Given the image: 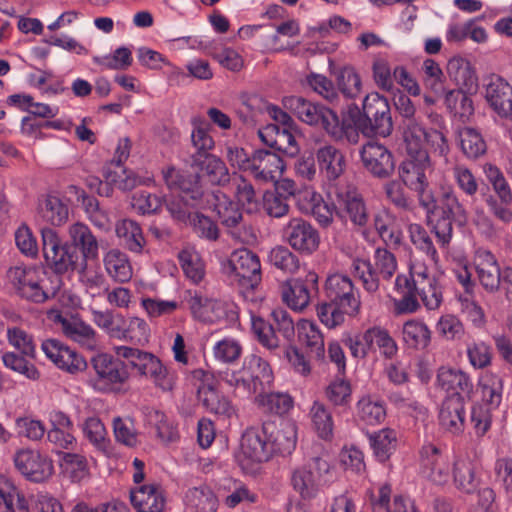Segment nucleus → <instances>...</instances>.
I'll list each match as a JSON object with an SVG mask.
<instances>
[{
	"label": "nucleus",
	"instance_id": "nucleus-39",
	"mask_svg": "<svg viewBox=\"0 0 512 512\" xmlns=\"http://www.w3.org/2000/svg\"><path fill=\"white\" fill-rule=\"evenodd\" d=\"M453 479L457 489L468 494L474 492L479 485V479L473 461L467 457L457 458L454 461Z\"/></svg>",
	"mask_w": 512,
	"mask_h": 512
},
{
	"label": "nucleus",
	"instance_id": "nucleus-34",
	"mask_svg": "<svg viewBox=\"0 0 512 512\" xmlns=\"http://www.w3.org/2000/svg\"><path fill=\"white\" fill-rule=\"evenodd\" d=\"M316 159L320 171L332 181L338 179L345 170V157L343 153L333 145H324L316 152Z\"/></svg>",
	"mask_w": 512,
	"mask_h": 512
},
{
	"label": "nucleus",
	"instance_id": "nucleus-60",
	"mask_svg": "<svg viewBox=\"0 0 512 512\" xmlns=\"http://www.w3.org/2000/svg\"><path fill=\"white\" fill-rule=\"evenodd\" d=\"M0 512H30L25 497L15 488L0 486Z\"/></svg>",
	"mask_w": 512,
	"mask_h": 512
},
{
	"label": "nucleus",
	"instance_id": "nucleus-36",
	"mask_svg": "<svg viewBox=\"0 0 512 512\" xmlns=\"http://www.w3.org/2000/svg\"><path fill=\"white\" fill-rule=\"evenodd\" d=\"M299 342L305 346L311 357L322 359L325 355L324 338L318 326L309 320L297 324Z\"/></svg>",
	"mask_w": 512,
	"mask_h": 512
},
{
	"label": "nucleus",
	"instance_id": "nucleus-20",
	"mask_svg": "<svg viewBox=\"0 0 512 512\" xmlns=\"http://www.w3.org/2000/svg\"><path fill=\"white\" fill-rule=\"evenodd\" d=\"M361 160L365 169L379 179L389 178L395 169L392 153L382 144L368 142L361 150Z\"/></svg>",
	"mask_w": 512,
	"mask_h": 512
},
{
	"label": "nucleus",
	"instance_id": "nucleus-64",
	"mask_svg": "<svg viewBox=\"0 0 512 512\" xmlns=\"http://www.w3.org/2000/svg\"><path fill=\"white\" fill-rule=\"evenodd\" d=\"M179 261L185 275L194 283H199L205 274L204 264L196 252L187 250L179 253Z\"/></svg>",
	"mask_w": 512,
	"mask_h": 512
},
{
	"label": "nucleus",
	"instance_id": "nucleus-50",
	"mask_svg": "<svg viewBox=\"0 0 512 512\" xmlns=\"http://www.w3.org/2000/svg\"><path fill=\"white\" fill-rule=\"evenodd\" d=\"M445 105L454 115L466 121L474 113L473 101L462 89L450 90L445 95Z\"/></svg>",
	"mask_w": 512,
	"mask_h": 512
},
{
	"label": "nucleus",
	"instance_id": "nucleus-7",
	"mask_svg": "<svg viewBox=\"0 0 512 512\" xmlns=\"http://www.w3.org/2000/svg\"><path fill=\"white\" fill-rule=\"evenodd\" d=\"M107 353H99L90 360L91 366L96 374L92 380L95 390L102 393L124 392L125 385L130 379L128 365Z\"/></svg>",
	"mask_w": 512,
	"mask_h": 512
},
{
	"label": "nucleus",
	"instance_id": "nucleus-48",
	"mask_svg": "<svg viewBox=\"0 0 512 512\" xmlns=\"http://www.w3.org/2000/svg\"><path fill=\"white\" fill-rule=\"evenodd\" d=\"M36 357L26 356L19 352H5L2 354V361L6 368L24 375L30 380H38L40 372L32 363Z\"/></svg>",
	"mask_w": 512,
	"mask_h": 512
},
{
	"label": "nucleus",
	"instance_id": "nucleus-46",
	"mask_svg": "<svg viewBox=\"0 0 512 512\" xmlns=\"http://www.w3.org/2000/svg\"><path fill=\"white\" fill-rule=\"evenodd\" d=\"M188 506L195 512H217L218 499L207 486L194 487L186 494Z\"/></svg>",
	"mask_w": 512,
	"mask_h": 512
},
{
	"label": "nucleus",
	"instance_id": "nucleus-40",
	"mask_svg": "<svg viewBox=\"0 0 512 512\" xmlns=\"http://www.w3.org/2000/svg\"><path fill=\"white\" fill-rule=\"evenodd\" d=\"M117 237L125 248L133 253H141L145 239L139 224L131 219H123L115 227Z\"/></svg>",
	"mask_w": 512,
	"mask_h": 512
},
{
	"label": "nucleus",
	"instance_id": "nucleus-17",
	"mask_svg": "<svg viewBox=\"0 0 512 512\" xmlns=\"http://www.w3.org/2000/svg\"><path fill=\"white\" fill-rule=\"evenodd\" d=\"M407 155L398 168L399 177L405 186L420 195V199L425 198L423 194L428 187L426 171L430 167L428 152Z\"/></svg>",
	"mask_w": 512,
	"mask_h": 512
},
{
	"label": "nucleus",
	"instance_id": "nucleus-52",
	"mask_svg": "<svg viewBox=\"0 0 512 512\" xmlns=\"http://www.w3.org/2000/svg\"><path fill=\"white\" fill-rule=\"evenodd\" d=\"M310 416L318 436L324 440L331 439L334 422L329 409L323 403L315 401L310 409Z\"/></svg>",
	"mask_w": 512,
	"mask_h": 512
},
{
	"label": "nucleus",
	"instance_id": "nucleus-28",
	"mask_svg": "<svg viewBox=\"0 0 512 512\" xmlns=\"http://www.w3.org/2000/svg\"><path fill=\"white\" fill-rule=\"evenodd\" d=\"M294 128H281L280 125H267L259 130V137L269 147L288 157L299 152V146L293 134Z\"/></svg>",
	"mask_w": 512,
	"mask_h": 512
},
{
	"label": "nucleus",
	"instance_id": "nucleus-1",
	"mask_svg": "<svg viewBox=\"0 0 512 512\" xmlns=\"http://www.w3.org/2000/svg\"><path fill=\"white\" fill-rule=\"evenodd\" d=\"M395 289L401 295L400 299L394 300V312L397 315L418 311V296L428 310L438 309L443 300L437 279L423 264L411 265L409 275H397Z\"/></svg>",
	"mask_w": 512,
	"mask_h": 512
},
{
	"label": "nucleus",
	"instance_id": "nucleus-21",
	"mask_svg": "<svg viewBox=\"0 0 512 512\" xmlns=\"http://www.w3.org/2000/svg\"><path fill=\"white\" fill-rule=\"evenodd\" d=\"M423 475L436 485H444L450 479L449 459L434 444H425L420 451Z\"/></svg>",
	"mask_w": 512,
	"mask_h": 512
},
{
	"label": "nucleus",
	"instance_id": "nucleus-10",
	"mask_svg": "<svg viewBox=\"0 0 512 512\" xmlns=\"http://www.w3.org/2000/svg\"><path fill=\"white\" fill-rule=\"evenodd\" d=\"M222 272L231 283L248 290L256 289L262 278L259 257L245 248L235 250L222 262Z\"/></svg>",
	"mask_w": 512,
	"mask_h": 512
},
{
	"label": "nucleus",
	"instance_id": "nucleus-29",
	"mask_svg": "<svg viewBox=\"0 0 512 512\" xmlns=\"http://www.w3.org/2000/svg\"><path fill=\"white\" fill-rule=\"evenodd\" d=\"M63 334L70 340L77 342L81 347L93 351L98 346V335L91 325L77 317L57 316Z\"/></svg>",
	"mask_w": 512,
	"mask_h": 512
},
{
	"label": "nucleus",
	"instance_id": "nucleus-25",
	"mask_svg": "<svg viewBox=\"0 0 512 512\" xmlns=\"http://www.w3.org/2000/svg\"><path fill=\"white\" fill-rule=\"evenodd\" d=\"M474 266L478 280L488 293H496L501 288L503 268L500 267L496 257L488 250H478L474 257Z\"/></svg>",
	"mask_w": 512,
	"mask_h": 512
},
{
	"label": "nucleus",
	"instance_id": "nucleus-58",
	"mask_svg": "<svg viewBox=\"0 0 512 512\" xmlns=\"http://www.w3.org/2000/svg\"><path fill=\"white\" fill-rule=\"evenodd\" d=\"M337 85L346 98H356L362 91L361 78L353 67H344L339 71Z\"/></svg>",
	"mask_w": 512,
	"mask_h": 512
},
{
	"label": "nucleus",
	"instance_id": "nucleus-43",
	"mask_svg": "<svg viewBox=\"0 0 512 512\" xmlns=\"http://www.w3.org/2000/svg\"><path fill=\"white\" fill-rule=\"evenodd\" d=\"M402 336L405 344L417 350L426 349L431 342V331L428 326L416 319L408 320L403 324Z\"/></svg>",
	"mask_w": 512,
	"mask_h": 512
},
{
	"label": "nucleus",
	"instance_id": "nucleus-26",
	"mask_svg": "<svg viewBox=\"0 0 512 512\" xmlns=\"http://www.w3.org/2000/svg\"><path fill=\"white\" fill-rule=\"evenodd\" d=\"M485 98L492 109L502 117L512 112V87L502 77L492 74L485 78Z\"/></svg>",
	"mask_w": 512,
	"mask_h": 512
},
{
	"label": "nucleus",
	"instance_id": "nucleus-8",
	"mask_svg": "<svg viewBox=\"0 0 512 512\" xmlns=\"http://www.w3.org/2000/svg\"><path fill=\"white\" fill-rule=\"evenodd\" d=\"M202 209L216 212L221 224L228 229L235 240L246 243L253 237L251 229L243 222V214L238 204L231 201L221 191L206 192L205 204L202 205Z\"/></svg>",
	"mask_w": 512,
	"mask_h": 512
},
{
	"label": "nucleus",
	"instance_id": "nucleus-33",
	"mask_svg": "<svg viewBox=\"0 0 512 512\" xmlns=\"http://www.w3.org/2000/svg\"><path fill=\"white\" fill-rule=\"evenodd\" d=\"M130 501L138 512H163L165 498L157 485H142L130 492Z\"/></svg>",
	"mask_w": 512,
	"mask_h": 512
},
{
	"label": "nucleus",
	"instance_id": "nucleus-9",
	"mask_svg": "<svg viewBox=\"0 0 512 512\" xmlns=\"http://www.w3.org/2000/svg\"><path fill=\"white\" fill-rule=\"evenodd\" d=\"M399 130L406 147L407 154L427 152L425 145L435 153L444 156L449 151L448 141L444 133L438 129H427L419 119L401 120Z\"/></svg>",
	"mask_w": 512,
	"mask_h": 512
},
{
	"label": "nucleus",
	"instance_id": "nucleus-38",
	"mask_svg": "<svg viewBox=\"0 0 512 512\" xmlns=\"http://www.w3.org/2000/svg\"><path fill=\"white\" fill-rule=\"evenodd\" d=\"M478 389L481 394V401L490 409H497L502 402L503 380L491 372L482 373L478 379Z\"/></svg>",
	"mask_w": 512,
	"mask_h": 512
},
{
	"label": "nucleus",
	"instance_id": "nucleus-31",
	"mask_svg": "<svg viewBox=\"0 0 512 512\" xmlns=\"http://www.w3.org/2000/svg\"><path fill=\"white\" fill-rule=\"evenodd\" d=\"M426 199L427 202H430V207L453 218L458 224L463 225L467 222L469 215L467 207L471 202L467 201L466 198L461 200L452 188L442 192L438 203H436L432 196Z\"/></svg>",
	"mask_w": 512,
	"mask_h": 512
},
{
	"label": "nucleus",
	"instance_id": "nucleus-3",
	"mask_svg": "<svg viewBox=\"0 0 512 512\" xmlns=\"http://www.w3.org/2000/svg\"><path fill=\"white\" fill-rule=\"evenodd\" d=\"M163 178L168 188L176 195L166 201L170 215L179 222L187 224L193 216L192 209L205 204L206 192H203L196 177L186 175L174 167L163 170Z\"/></svg>",
	"mask_w": 512,
	"mask_h": 512
},
{
	"label": "nucleus",
	"instance_id": "nucleus-35",
	"mask_svg": "<svg viewBox=\"0 0 512 512\" xmlns=\"http://www.w3.org/2000/svg\"><path fill=\"white\" fill-rule=\"evenodd\" d=\"M447 72L460 89L467 92H476L478 88V78L471 63L463 57H453L448 61Z\"/></svg>",
	"mask_w": 512,
	"mask_h": 512
},
{
	"label": "nucleus",
	"instance_id": "nucleus-56",
	"mask_svg": "<svg viewBox=\"0 0 512 512\" xmlns=\"http://www.w3.org/2000/svg\"><path fill=\"white\" fill-rule=\"evenodd\" d=\"M40 214L47 223L58 226L67 221L69 211L61 199L49 195L40 207Z\"/></svg>",
	"mask_w": 512,
	"mask_h": 512
},
{
	"label": "nucleus",
	"instance_id": "nucleus-18",
	"mask_svg": "<svg viewBox=\"0 0 512 512\" xmlns=\"http://www.w3.org/2000/svg\"><path fill=\"white\" fill-rule=\"evenodd\" d=\"M288 244L301 254L310 255L320 244L318 231L302 218H292L283 229Z\"/></svg>",
	"mask_w": 512,
	"mask_h": 512
},
{
	"label": "nucleus",
	"instance_id": "nucleus-19",
	"mask_svg": "<svg viewBox=\"0 0 512 512\" xmlns=\"http://www.w3.org/2000/svg\"><path fill=\"white\" fill-rule=\"evenodd\" d=\"M437 386L448 394L446 400H470L474 385L470 376L460 370L442 366L437 371Z\"/></svg>",
	"mask_w": 512,
	"mask_h": 512
},
{
	"label": "nucleus",
	"instance_id": "nucleus-24",
	"mask_svg": "<svg viewBox=\"0 0 512 512\" xmlns=\"http://www.w3.org/2000/svg\"><path fill=\"white\" fill-rule=\"evenodd\" d=\"M249 172L255 179L263 182H273L282 174L285 168L282 157L275 151L259 149L251 155Z\"/></svg>",
	"mask_w": 512,
	"mask_h": 512
},
{
	"label": "nucleus",
	"instance_id": "nucleus-63",
	"mask_svg": "<svg viewBox=\"0 0 512 512\" xmlns=\"http://www.w3.org/2000/svg\"><path fill=\"white\" fill-rule=\"evenodd\" d=\"M377 272V276L383 280H390L397 270V260L393 253L385 248H377L374 254V263L372 264Z\"/></svg>",
	"mask_w": 512,
	"mask_h": 512
},
{
	"label": "nucleus",
	"instance_id": "nucleus-23",
	"mask_svg": "<svg viewBox=\"0 0 512 512\" xmlns=\"http://www.w3.org/2000/svg\"><path fill=\"white\" fill-rule=\"evenodd\" d=\"M188 304L193 317L206 323L220 321L228 317L229 313L235 315L225 302L209 298L196 291L190 296Z\"/></svg>",
	"mask_w": 512,
	"mask_h": 512
},
{
	"label": "nucleus",
	"instance_id": "nucleus-4",
	"mask_svg": "<svg viewBox=\"0 0 512 512\" xmlns=\"http://www.w3.org/2000/svg\"><path fill=\"white\" fill-rule=\"evenodd\" d=\"M354 126L367 136H389L393 131V122L389 102L377 92L366 95L362 110L357 106L349 110Z\"/></svg>",
	"mask_w": 512,
	"mask_h": 512
},
{
	"label": "nucleus",
	"instance_id": "nucleus-47",
	"mask_svg": "<svg viewBox=\"0 0 512 512\" xmlns=\"http://www.w3.org/2000/svg\"><path fill=\"white\" fill-rule=\"evenodd\" d=\"M226 187L242 206H247L249 210L257 206L255 189L241 174L232 173V178Z\"/></svg>",
	"mask_w": 512,
	"mask_h": 512
},
{
	"label": "nucleus",
	"instance_id": "nucleus-12",
	"mask_svg": "<svg viewBox=\"0 0 512 512\" xmlns=\"http://www.w3.org/2000/svg\"><path fill=\"white\" fill-rule=\"evenodd\" d=\"M191 379L197 387L198 400L210 413L231 417L234 408L229 399L217 390V380L214 375L203 369H195L191 372Z\"/></svg>",
	"mask_w": 512,
	"mask_h": 512
},
{
	"label": "nucleus",
	"instance_id": "nucleus-22",
	"mask_svg": "<svg viewBox=\"0 0 512 512\" xmlns=\"http://www.w3.org/2000/svg\"><path fill=\"white\" fill-rule=\"evenodd\" d=\"M16 468L29 480L43 482L53 474V463L32 449H21L14 456Z\"/></svg>",
	"mask_w": 512,
	"mask_h": 512
},
{
	"label": "nucleus",
	"instance_id": "nucleus-57",
	"mask_svg": "<svg viewBox=\"0 0 512 512\" xmlns=\"http://www.w3.org/2000/svg\"><path fill=\"white\" fill-rule=\"evenodd\" d=\"M7 341L15 351L26 356L36 357V344L33 336L17 326L7 328Z\"/></svg>",
	"mask_w": 512,
	"mask_h": 512
},
{
	"label": "nucleus",
	"instance_id": "nucleus-41",
	"mask_svg": "<svg viewBox=\"0 0 512 512\" xmlns=\"http://www.w3.org/2000/svg\"><path fill=\"white\" fill-rule=\"evenodd\" d=\"M464 405L465 401L445 399L439 413L440 424L445 430L454 434L463 430Z\"/></svg>",
	"mask_w": 512,
	"mask_h": 512
},
{
	"label": "nucleus",
	"instance_id": "nucleus-5",
	"mask_svg": "<svg viewBox=\"0 0 512 512\" xmlns=\"http://www.w3.org/2000/svg\"><path fill=\"white\" fill-rule=\"evenodd\" d=\"M283 104L300 121L323 128L336 141L342 140L347 134V126L340 121L337 113L322 104L311 102L300 96L285 97Z\"/></svg>",
	"mask_w": 512,
	"mask_h": 512
},
{
	"label": "nucleus",
	"instance_id": "nucleus-62",
	"mask_svg": "<svg viewBox=\"0 0 512 512\" xmlns=\"http://www.w3.org/2000/svg\"><path fill=\"white\" fill-rule=\"evenodd\" d=\"M409 234L411 242L415 247L424 252L431 261L436 263L438 261V253L425 228L420 224H411L409 226Z\"/></svg>",
	"mask_w": 512,
	"mask_h": 512
},
{
	"label": "nucleus",
	"instance_id": "nucleus-59",
	"mask_svg": "<svg viewBox=\"0 0 512 512\" xmlns=\"http://www.w3.org/2000/svg\"><path fill=\"white\" fill-rule=\"evenodd\" d=\"M15 430L18 437L26 438L33 442L40 441L46 434L44 423L28 416L18 417L15 420Z\"/></svg>",
	"mask_w": 512,
	"mask_h": 512
},
{
	"label": "nucleus",
	"instance_id": "nucleus-61",
	"mask_svg": "<svg viewBox=\"0 0 512 512\" xmlns=\"http://www.w3.org/2000/svg\"><path fill=\"white\" fill-rule=\"evenodd\" d=\"M485 174L488 181L492 185L494 192L498 196V200H501V202L504 204H511L512 191L500 169L494 165L489 164L485 168Z\"/></svg>",
	"mask_w": 512,
	"mask_h": 512
},
{
	"label": "nucleus",
	"instance_id": "nucleus-51",
	"mask_svg": "<svg viewBox=\"0 0 512 512\" xmlns=\"http://www.w3.org/2000/svg\"><path fill=\"white\" fill-rule=\"evenodd\" d=\"M351 271L355 278H358L364 290L374 294L379 290L380 279L374 266L369 260L356 258L352 261Z\"/></svg>",
	"mask_w": 512,
	"mask_h": 512
},
{
	"label": "nucleus",
	"instance_id": "nucleus-2",
	"mask_svg": "<svg viewBox=\"0 0 512 512\" xmlns=\"http://www.w3.org/2000/svg\"><path fill=\"white\" fill-rule=\"evenodd\" d=\"M328 302L317 307L320 321L328 328H335L345 321V315L356 316L360 312L359 291L352 280L343 274L330 275L325 282Z\"/></svg>",
	"mask_w": 512,
	"mask_h": 512
},
{
	"label": "nucleus",
	"instance_id": "nucleus-14",
	"mask_svg": "<svg viewBox=\"0 0 512 512\" xmlns=\"http://www.w3.org/2000/svg\"><path fill=\"white\" fill-rule=\"evenodd\" d=\"M336 217L349 219L355 226L364 227L369 220L368 208L363 195L352 185L335 189Z\"/></svg>",
	"mask_w": 512,
	"mask_h": 512
},
{
	"label": "nucleus",
	"instance_id": "nucleus-16",
	"mask_svg": "<svg viewBox=\"0 0 512 512\" xmlns=\"http://www.w3.org/2000/svg\"><path fill=\"white\" fill-rule=\"evenodd\" d=\"M318 291V275L310 271L305 278L289 279L281 283V298L294 311L305 309Z\"/></svg>",
	"mask_w": 512,
	"mask_h": 512
},
{
	"label": "nucleus",
	"instance_id": "nucleus-32",
	"mask_svg": "<svg viewBox=\"0 0 512 512\" xmlns=\"http://www.w3.org/2000/svg\"><path fill=\"white\" fill-rule=\"evenodd\" d=\"M420 204L426 210L427 226L437 238L438 244L443 248L449 246L455 220L430 207V202H427L426 198H421Z\"/></svg>",
	"mask_w": 512,
	"mask_h": 512
},
{
	"label": "nucleus",
	"instance_id": "nucleus-44",
	"mask_svg": "<svg viewBox=\"0 0 512 512\" xmlns=\"http://www.w3.org/2000/svg\"><path fill=\"white\" fill-rule=\"evenodd\" d=\"M452 178L464 198L473 203L480 189L479 180L474 173L467 166L457 164L452 167Z\"/></svg>",
	"mask_w": 512,
	"mask_h": 512
},
{
	"label": "nucleus",
	"instance_id": "nucleus-37",
	"mask_svg": "<svg viewBox=\"0 0 512 512\" xmlns=\"http://www.w3.org/2000/svg\"><path fill=\"white\" fill-rule=\"evenodd\" d=\"M198 159L199 161L191 163V166L198 168L201 175L206 177L211 184L223 187L228 185L232 174L229 173L226 164L220 158L212 155L205 158L198 157Z\"/></svg>",
	"mask_w": 512,
	"mask_h": 512
},
{
	"label": "nucleus",
	"instance_id": "nucleus-42",
	"mask_svg": "<svg viewBox=\"0 0 512 512\" xmlns=\"http://www.w3.org/2000/svg\"><path fill=\"white\" fill-rule=\"evenodd\" d=\"M103 261L106 272L115 281L125 283L132 278V266L125 253L112 249L106 253Z\"/></svg>",
	"mask_w": 512,
	"mask_h": 512
},
{
	"label": "nucleus",
	"instance_id": "nucleus-30",
	"mask_svg": "<svg viewBox=\"0 0 512 512\" xmlns=\"http://www.w3.org/2000/svg\"><path fill=\"white\" fill-rule=\"evenodd\" d=\"M68 234L71 248L80 251L84 266H86L87 260H94L98 257L99 243L97 237L86 224L82 222L73 223L69 226Z\"/></svg>",
	"mask_w": 512,
	"mask_h": 512
},
{
	"label": "nucleus",
	"instance_id": "nucleus-49",
	"mask_svg": "<svg viewBox=\"0 0 512 512\" xmlns=\"http://www.w3.org/2000/svg\"><path fill=\"white\" fill-rule=\"evenodd\" d=\"M274 454L289 455L296 447V431L293 425L278 429L273 423V431L268 435Z\"/></svg>",
	"mask_w": 512,
	"mask_h": 512
},
{
	"label": "nucleus",
	"instance_id": "nucleus-55",
	"mask_svg": "<svg viewBox=\"0 0 512 512\" xmlns=\"http://www.w3.org/2000/svg\"><path fill=\"white\" fill-rule=\"evenodd\" d=\"M460 146L469 159H477L484 155L487 147L482 135L474 128L466 127L460 131Z\"/></svg>",
	"mask_w": 512,
	"mask_h": 512
},
{
	"label": "nucleus",
	"instance_id": "nucleus-53",
	"mask_svg": "<svg viewBox=\"0 0 512 512\" xmlns=\"http://www.w3.org/2000/svg\"><path fill=\"white\" fill-rule=\"evenodd\" d=\"M267 260L270 265L288 274L296 273L300 267L298 257L283 245L273 247L268 253Z\"/></svg>",
	"mask_w": 512,
	"mask_h": 512
},
{
	"label": "nucleus",
	"instance_id": "nucleus-45",
	"mask_svg": "<svg viewBox=\"0 0 512 512\" xmlns=\"http://www.w3.org/2000/svg\"><path fill=\"white\" fill-rule=\"evenodd\" d=\"M358 419L367 425H377L384 421V403L371 396H363L356 405Z\"/></svg>",
	"mask_w": 512,
	"mask_h": 512
},
{
	"label": "nucleus",
	"instance_id": "nucleus-27",
	"mask_svg": "<svg viewBox=\"0 0 512 512\" xmlns=\"http://www.w3.org/2000/svg\"><path fill=\"white\" fill-rule=\"evenodd\" d=\"M244 372L250 384L251 394H264L270 389L274 376L267 361L260 356L252 354L243 362Z\"/></svg>",
	"mask_w": 512,
	"mask_h": 512
},
{
	"label": "nucleus",
	"instance_id": "nucleus-15",
	"mask_svg": "<svg viewBox=\"0 0 512 512\" xmlns=\"http://www.w3.org/2000/svg\"><path fill=\"white\" fill-rule=\"evenodd\" d=\"M273 431V422H264L261 427L246 429L241 438V454L251 463H262L272 457V446L268 435Z\"/></svg>",
	"mask_w": 512,
	"mask_h": 512
},
{
	"label": "nucleus",
	"instance_id": "nucleus-54",
	"mask_svg": "<svg viewBox=\"0 0 512 512\" xmlns=\"http://www.w3.org/2000/svg\"><path fill=\"white\" fill-rule=\"evenodd\" d=\"M370 443L377 459L381 462H385L396 449V432L388 428L383 429L370 436Z\"/></svg>",
	"mask_w": 512,
	"mask_h": 512
},
{
	"label": "nucleus",
	"instance_id": "nucleus-6",
	"mask_svg": "<svg viewBox=\"0 0 512 512\" xmlns=\"http://www.w3.org/2000/svg\"><path fill=\"white\" fill-rule=\"evenodd\" d=\"M114 352L118 357L126 359L127 365L135 369L140 376L151 380L163 392L174 389L175 373L171 372L156 355L128 346H115Z\"/></svg>",
	"mask_w": 512,
	"mask_h": 512
},
{
	"label": "nucleus",
	"instance_id": "nucleus-13",
	"mask_svg": "<svg viewBox=\"0 0 512 512\" xmlns=\"http://www.w3.org/2000/svg\"><path fill=\"white\" fill-rule=\"evenodd\" d=\"M329 470L330 464L326 459L313 457L292 471L291 485L302 499H313L318 494L323 476Z\"/></svg>",
	"mask_w": 512,
	"mask_h": 512
},
{
	"label": "nucleus",
	"instance_id": "nucleus-11",
	"mask_svg": "<svg viewBox=\"0 0 512 512\" xmlns=\"http://www.w3.org/2000/svg\"><path fill=\"white\" fill-rule=\"evenodd\" d=\"M271 322L261 317H252V331L258 341L267 349L273 350L279 347L280 334L285 340L290 341L295 335V324L288 311L276 308L271 312Z\"/></svg>",
	"mask_w": 512,
	"mask_h": 512
}]
</instances>
